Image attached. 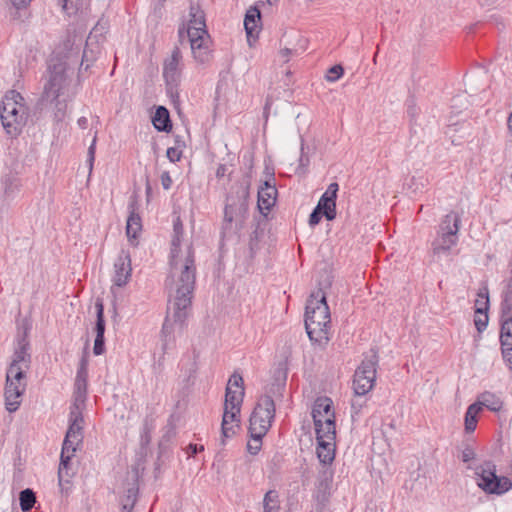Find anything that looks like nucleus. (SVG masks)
<instances>
[{
	"mask_svg": "<svg viewBox=\"0 0 512 512\" xmlns=\"http://www.w3.org/2000/svg\"><path fill=\"white\" fill-rule=\"evenodd\" d=\"M378 357L373 353L366 357L356 369L353 379V389L357 396H363L372 390L376 380Z\"/></svg>",
	"mask_w": 512,
	"mask_h": 512,
	"instance_id": "11",
	"label": "nucleus"
},
{
	"mask_svg": "<svg viewBox=\"0 0 512 512\" xmlns=\"http://www.w3.org/2000/svg\"><path fill=\"white\" fill-rule=\"evenodd\" d=\"M240 408L224 407V413L221 423V443L225 444V439L230 438L236 433V429L239 427V416Z\"/></svg>",
	"mask_w": 512,
	"mask_h": 512,
	"instance_id": "22",
	"label": "nucleus"
},
{
	"mask_svg": "<svg viewBox=\"0 0 512 512\" xmlns=\"http://www.w3.org/2000/svg\"><path fill=\"white\" fill-rule=\"evenodd\" d=\"M138 479L139 472L138 469L134 467L127 473L125 494L120 498V504L123 511L130 512L136 503L139 491Z\"/></svg>",
	"mask_w": 512,
	"mask_h": 512,
	"instance_id": "19",
	"label": "nucleus"
},
{
	"mask_svg": "<svg viewBox=\"0 0 512 512\" xmlns=\"http://www.w3.org/2000/svg\"><path fill=\"white\" fill-rule=\"evenodd\" d=\"M475 455L474 449L469 445H465L461 450L460 458L464 463H468L475 458Z\"/></svg>",
	"mask_w": 512,
	"mask_h": 512,
	"instance_id": "47",
	"label": "nucleus"
},
{
	"mask_svg": "<svg viewBox=\"0 0 512 512\" xmlns=\"http://www.w3.org/2000/svg\"><path fill=\"white\" fill-rule=\"evenodd\" d=\"M488 312L475 313L474 323L478 332H482L488 325Z\"/></svg>",
	"mask_w": 512,
	"mask_h": 512,
	"instance_id": "43",
	"label": "nucleus"
},
{
	"mask_svg": "<svg viewBox=\"0 0 512 512\" xmlns=\"http://www.w3.org/2000/svg\"><path fill=\"white\" fill-rule=\"evenodd\" d=\"M152 122L155 129H157L158 131L168 132L172 128L169 112L163 106H159L156 109Z\"/></svg>",
	"mask_w": 512,
	"mask_h": 512,
	"instance_id": "35",
	"label": "nucleus"
},
{
	"mask_svg": "<svg viewBox=\"0 0 512 512\" xmlns=\"http://www.w3.org/2000/svg\"><path fill=\"white\" fill-rule=\"evenodd\" d=\"M244 397L243 378L234 373L228 380L224 407L241 408Z\"/></svg>",
	"mask_w": 512,
	"mask_h": 512,
	"instance_id": "17",
	"label": "nucleus"
},
{
	"mask_svg": "<svg viewBox=\"0 0 512 512\" xmlns=\"http://www.w3.org/2000/svg\"><path fill=\"white\" fill-rule=\"evenodd\" d=\"M115 274L113 282L118 287H123L127 284L131 277V259L128 252L121 251L120 255L114 263Z\"/></svg>",
	"mask_w": 512,
	"mask_h": 512,
	"instance_id": "21",
	"label": "nucleus"
},
{
	"mask_svg": "<svg viewBox=\"0 0 512 512\" xmlns=\"http://www.w3.org/2000/svg\"><path fill=\"white\" fill-rule=\"evenodd\" d=\"M203 450H204V447L202 445L198 446L197 444H189L187 447V454L189 456H194L198 452L203 451Z\"/></svg>",
	"mask_w": 512,
	"mask_h": 512,
	"instance_id": "50",
	"label": "nucleus"
},
{
	"mask_svg": "<svg viewBox=\"0 0 512 512\" xmlns=\"http://www.w3.org/2000/svg\"><path fill=\"white\" fill-rule=\"evenodd\" d=\"M69 64L60 58L52 57L49 60L46 81L40 98L41 105H54L57 111L55 118L61 120L64 116V101L60 97L64 94L69 85L67 71Z\"/></svg>",
	"mask_w": 512,
	"mask_h": 512,
	"instance_id": "4",
	"label": "nucleus"
},
{
	"mask_svg": "<svg viewBox=\"0 0 512 512\" xmlns=\"http://www.w3.org/2000/svg\"><path fill=\"white\" fill-rule=\"evenodd\" d=\"M161 182L165 190H169L171 188L172 180L168 173H163L161 175Z\"/></svg>",
	"mask_w": 512,
	"mask_h": 512,
	"instance_id": "51",
	"label": "nucleus"
},
{
	"mask_svg": "<svg viewBox=\"0 0 512 512\" xmlns=\"http://www.w3.org/2000/svg\"><path fill=\"white\" fill-rule=\"evenodd\" d=\"M323 216L324 215L321 212H319L316 208H314V210L312 211V213L310 214V217H309V225L312 227L317 225Z\"/></svg>",
	"mask_w": 512,
	"mask_h": 512,
	"instance_id": "49",
	"label": "nucleus"
},
{
	"mask_svg": "<svg viewBox=\"0 0 512 512\" xmlns=\"http://www.w3.org/2000/svg\"><path fill=\"white\" fill-rule=\"evenodd\" d=\"M343 73L344 69L341 65H334L327 71L325 78L328 82H335L343 75Z\"/></svg>",
	"mask_w": 512,
	"mask_h": 512,
	"instance_id": "44",
	"label": "nucleus"
},
{
	"mask_svg": "<svg viewBox=\"0 0 512 512\" xmlns=\"http://www.w3.org/2000/svg\"><path fill=\"white\" fill-rule=\"evenodd\" d=\"M481 412V407L478 404H471L465 413V430L473 432L477 425V416Z\"/></svg>",
	"mask_w": 512,
	"mask_h": 512,
	"instance_id": "38",
	"label": "nucleus"
},
{
	"mask_svg": "<svg viewBox=\"0 0 512 512\" xmlns=\"http://www.w3.org/2000/svg\"><path fill=\"white\" fill-rule=\"evenodd\" d=\"M31 0H11L12 5L17 9L26 8L30 4Z\"/></svg>",
	"mask_w": 512,
	"mask_h": 512,
	"instance_id": "52",
	"label": "nucleus"
},
{
	"mask_svg": "<svg viewBox=\"0 0 512 512\" xmlns=\"http://www.w3.org/2000/svg\"><path fill=\"white\" fill-rule=\"evenodd\" d=\"M317 457L324 464H331L335 459L336 432L316 434Z\"/></svg>",
	"mask_w": 512,
	"mask_h": 512,
	"instance_id": "16",
	"label": "nucleus"
},
{
	"mask_svg": "<svg viewBox=\"0 0 512 512\" xmlns=\"http://www.w3.org/2000/svg\"><path fill=\"white\" fill-rule=\"evenodd\" d=\"M83 36L76 32L75 29L68 30L66 38L58 46L53 57H57L67 62L69 65L78 59L80 47L82 45Z\"/></svg>",
	"mask_w": 512,
	"mask_h": 512,
	"instance_id": "14",
	"label": "nucleus"
},
{
	"mask_svg": "<svg viewBox=\"0 0 512 512\" xmlns=\"http://www.w3.org/2000/svg\"><path fill=\"white\" fill-rule=\"evenodd\" d=\"M29 368L9 366L6 372L4 391L5 408L10 412L18 410L21 398L27 386V371Z\"/></svg>",
	"mask_w": 512,
	"mask_h": 512,
	"instance_id": "7",
	"label": "nucleus"
},
{
	"mask_svg": "<svg viewBox=\"0 0 512 512\" xmlns=\"http://www.w3.org/2000/svg\"><path fill=\"white\" fill-rule=\"evenodd\" d=\"M98 31V28L97 26L93 28L92 32L89 34L87 40H86V45H85V48L83 50V54H82V60H81V65L80 67L82 68L84 65V69L87 70L90 66V63H92L97 55L100 53V47L96 42H94V40L96 39V32Z\"/></svg>",
	"mask_w": 512,
	"mask_h": 512,
	"instance_id": "25",
	"label": "nucleus"
},
{
	"mask_svg": "<svg viewBox=\"0 0 512 512\" xmlns=\"http://www.w3.org/2000/svg\"><path fill=\"white\" fill-rule=\"evenodd\" d=\"M29 346L26 335L19 338L17 348L14 351L12 362L9 366L30 368L31 355L29 353Z\"/></svg>",
	"mask_w": 512,
	"mask_h": 512,
	"instance_id": "23",
	"label": "nucleus"
},
{
	"mask_svg": "<svg viewBox=\"0 0 512 512\" xmlns=\"http://www.w3.org/2000/svg\"><path fill=\"white\" fill-rule=\"evenodd\" d=\"M166 154L171 162L179 161L182 156V152L176 147L168 148Z\"/></svg>",
	"mask_w": 512,
	"mask_h": 512,
	"instance_id": "48",
	"label": "nucleus"
},
{
	"mask_svg": "<svg viewBox=\"0 0 512 512\" xmlns=\"http://www.w3.org/2000/svg\"><path fill=\"white\" fill-rule=\"evenodd\" d=\"M74 455V453L68 452L64 453V449L62 448L61 457H60V465L58 469V480L59 486L61 487V491L68 490L69 487L66 485L70 484V478L73 473L70 472V459Z\"/></svg>",
	"mask_w": 512,
	"mask_h": 512,
	"instance_id": "27",
	"label": "nucleus"
},
{
	"mask_svg": "<svg viewBox=\"0 0 512 512\" xmlns=\"http://www.w3.org/2000/svg\"><path fill=\"white\" fill-rule=\"evenodd\" d=\"M511 177H512V173H511Z\"/></svg>",
	"mask_w": 512,
	"mask_h": 512,
	"instance_id": "64",
	"label": "nucleus"
},
{
	"mask_svg": "<svg viewBox=\"0 0 512 512\" xmlns=\"http://www.w3.org/2000/svg\"><path fill=\"white\" fill-rule=\"evenodd\" d=\"M279 493L276 490H269L263 498V512H280Z\"/></svg>",
	"mask_w": 512,
	"mask_h": 512,
	"instance_id": "37",
	"label": "nucleus"
},
{
	"mask_svg": "<svg viewBox=\"0 0 512 512\" xmlns=\"http://www.w3.org/2000/svg\"><path fill=\"white\" fill-rule=\"evenodd\" d=\"M277 194H257V208L265 218L276 204Z\"/></svg>",
	"mask_w": 512,
	"mask_h": 512,
	"instance_id": "36",
	"label": "nucleus"
},
{
	"mask_svg": "<svg viewBox=\"0 0 512 512\" xmlns=\"http://www.w3.org/2000/svg\"><path fill=\"white\" fill-rule=\"evenodd\" d=\"M95 143H96V138L93 139L92 144L90 145V147L88 149V156H89L90 166H92V162L94 160Z\"/></svg>",
	"mask_w": 512,
	"mask_h": 512,
	"instance_id": "53",
	"label": "nucleus"
},
{
	"mask_svg": "<svg viewBox=\"0 0 512 512\" xmlns=\"http://www.w3.org/2000/svg\"><path fill=\"white\" fill-rule=\"evenodd\" d=\"M275 417V404L270 395H264L258 400L249 420L250 435L264 437L271 427Z\"/></svg>",
	"mask_w": 512,
	"mask_h": 512,
	"instance_id": "8",
	"label": "nucleus"
},
{
	"mask_svg": "<svg viewBox=\"0 0 512 512\" xmlns=\"http://www.w3.org/2000/svg\"><path fill=\"white\" fill-rule=\"evenodd\" d=\"M316 434L336 432L335 412H311Z\"/></svg>",
	"mask_w": 512,
	"mask_h": 512,
	"instance_id": "24",
	"label": "nucleus"
},
{
	"mask_svg": "<svg viewBox=\"0 0 512 512\" xmlns=\"http://www.w3.org/2000/svg\"><path fill=\"white\" fill-rule=\"evenodd\" d=\"M170 270L165 285L168 289L170 310L177 322L187 319L196 281L195 251L191 242L183 255L170 257Z\"/></svg>",
	"mask_w": 512,
	"mask_h": 512,
	"instance_id": "1",
	"label": "nucleus"
},
{
	"mask_svg": "<svg viewBox=\"0 0 512 512\" xmlns=\"http://www.w3.org/2000/svg\"><path fill=\"white\" fill-rule=\"evenodd\" d=\"M317 410L324 414H328V412H334L332 400L328 397L317 398L313 404L312 412H317Z\"/></svg>",
	"mask_w": 512,
	"mask_h": 512,
	"instance_id": "42",
	"label": "nucleus"
},
{
	"mask_svg": "<svg viewBox=\"0 0 512 512\" xmlns=\"http://www.w3.org/2000/svg\"><path fill=\"white\" fill-rule=\"evenodd\" d=\"M184 235V228L180 217H177L173 222V234L171 239L170 257L183 255L185 248L181 247Z\"/></svg>",
	"mask_w": 512,
	"mask_h": 512,
	"instance_id": "29",
	"label": "nucleus"
},
{
	"mask_svg": "<svg viewBox=\"0 0 512 512\" xmlns=\"http://www.w3.org/2000/svg\"><path fill=\"white\" fill-rule=\"evenodd\" d=\"M507 127L509 132L512 134V112L509 114V117L507 119Z\"/></svg>",
	"mask_w": 512,
	"mask_h": 512,
	"instance_id": "59",
	"label": "nucleus"
},
{
	"mask_svg": "<svg viewBox=\"0 0 512 512\" xmlns=\"http://www.w3.org/2000/svg\"><path fill=\"white\" fill-rule=\"evenodd\" d=\"M331 316L326 296L322 289L313 292L306 304L305 329L309 339L320 346L329 341Z\"/></svg>",
	"mask_w": 512,
	"mask_h": 512,
	"instance_id": "2",
	"label": "nucleus"
},
{
	"mask_svg": "<svg viewBox=\"0 0 512 512\" xmlns=\"http://www.w3.org/2000/svg\"><path fill=\"white\" fill-rule=\"evenodd\" d=\"M233 160V157L228 156L227 160H225L223 163H220L216 169V179L223 188L228 187L231 189L232 185L229 186V184L235 178ZM238 185L239 183L235 186Z\"/></svg>",
	"mask_w": 512,
	"mask_h": 512,
	"instance_id": "26",
	"label": "nucleus"
},
{
	"mask_svg": "<svg viewBox=\"0 0 512 512\" xmlns=\"http://www.w3.org/2000/svg\"><path fill=\"white\" fill-rule=\"evenodd\" d=\"M309 163H310L309 157H308V155H306L304 153V147L302 145L301 146V155L299 158V164L296 168V173H298L299 175L305 174L307 171V168L309 166Z\"/></svg>",
	"mask_w": 512,
	"mask_h": 512,
	"instance_id": "45",
	"label": "nucleus"
},
{
	"mask_svg": "<svg viewBox=\"0 0 512 512\" xmlns=\"http://www.w3.org/2000/svg\"><path fill=\"white\" fill-rule=\"evenodd\" d=\"M489 306V290L484 286L480 288L477 293V299L475 300V313L488 312Z\"/></svg>",
	"mask_w": 512,
	"mask_h": 512,
	"instance_id": "40",
	"label": "nucleus"
},
{
	"mask_svg": "<svg viewBox=\"0 0 512 512\" xmlns=\"http://www.w3.org/2000/svg\"><path fill=\"white\" fill-rule=\"evenodd\" d=\"M185 320L183 322H177L175 321L173 317V311L170 310V304L168 305L167 309V316L163 323L162 327V334L165 338H167L174 330V325H179L180 327L183 326Z\"/></svg>",
	"mask_w": 512,
	"mask_h": 512,
	"instance_id": "41",
	"label": "nucleus"
},
{
	"mask_svg": "<svg viewBox=\"0 0 512 512\" xmlns=\"http://www.w3.org/2000/svg\"><path fill=\"white\" fill-rule=\"evenodd\" d=\"M377 54L378 52L375 53L374 57H373V62L376 63V58H377Z\"/></svg>",
	"mask_w": 512,
	"mask_h": 512,
	"instance_id": "62",
	"label": "nucleus"
},
{
	"mask_svg": "<svg viewBox=\"0 0 512 512\" xmlns=\"http://www.w3.org/2000/svg\"><path fill=\"white\" fill-rule=\"evenodd\" d=\"M85 405L74 404L71 407L69 415V427L66 432L65 439L63 441L62 448L64 453H74L77 450V446L82 443L83 440V415L82 410Z\"/></svg>",
	"mask_w": 512,
	"mask_h": 512,
	"instance_id": "12",
	"label": "nucleus"
},
{
	"mask_svg": "<svg viewBox=\"0 0 512 512\" xmlns=\"http://www.w3.org/2000/svg\"><path fill=\"white\" fill-rule=\"evenodd\" d=\"M20 508L23 512H29L36 503V494L30 489L26 488L19 494Z\"/></svg>",
	"mask_w": 512,
	"mask_h": 512,
	"instance_id": "39",
	"label": "nucleus"
},
{
	"mask_svg": "<svg viewBox=\"0 0 512 512\" xmlns=\"http://www.w3.org/2000/svg\"><path fill=\"white\" fill-rule=\"evenodd\" d=\"M128 218L126 222V235L130 243L134 246L137 245V237L142 230V219L140 216V204L138 202L137 194L130 197L128 203Z\"/></svg>",
	"mask_w": 512,
	"mask_h": 512,
	"instance_id": "15",
	"label": "nucleus"
},
{
	"mask_svg": "<svg viewBox=\"0 0 512 512\" xmlns=\"http://www.w3.org/2000/svg\"><path fill=\"white\" fill-rule=\"evenodd\" d=\"M87 366H88L87 359L85 357H82L77 371H83L84 373H86V372H88Z\"/></svg>",
	"mask_w": 512,
	"mask_h": 512,
	"instance_id": "55",
	"label": "nucleus"
},
{
	"mask_svg": "<svg viewBox=\"0 0 512 512\" xmlns=\"http://www.w3.org/2000/svg\"><path fill=\"white\" fill-rule=\"evenodd\" d=\"M250 437H251V441L248 442V444H247V450L250 454L256 455L261 449L263 437H259V439L254 435H250Z\"/></svg>",
	"mask_w": 512,
	"mask_h": 512,
	"instance_id": "46",
	"label": "nucleus"
},
{
	"mask_svg": "<svg viewBox=\"0 0 512 512\" xmlns=\"http://www.w3.org/2000/svg\"><path fill=\"white\" fill-rule=\"evenodd\" d=\"M273 387H275L276 391H280V390L284 389V385H282V384H276V385H273ZM272 390H274V388H272Z\"/></svg>",
	"mask_w": 512,
	"mask_h": 512,
	"instance_id": "61",
	"label": "nucleus"
},
{
	"mask_svg": "<svg viewBox=\"0 0 512 512\" xmlns=\"http://www.w3.org/2000/svg\"><path fill=\"white\" fill-rule=\"evenodd\" d=\"M231 189L243 192H248L251 189H256V192H264L267 189H273L274 192H277L274 168L266 165L262 176L255 179L254 183L252 182L251 174L249 173L243 177L238 186H231Z\"/></svg>",
	"mask_w": 512,
	"mask_h": 512,
	"instance_id": "13",
	"label": "nucleus"
},
{
	"mask_svg": "<svg viewBox=\"0 0 512 512\" xmlns=\"http://www.w3.org/2000/svg\"><path fill=\"white\" fill-rule=\"evenodd\" d=\"M260 20L261 14L256 7H251L248 9L244 19V27L248 38L252 37L255 33L258 32V23Z\"/></svg>",
	"mask_w": 512,
	"mask_h": 512,
	"instance_id": "34",
	"label": "nucleus"
},
{
	"mask_svg": "<svg viewBox=\"0 0 512 512\" xmlns=\"http://www.w3.org/2000/svg\"><path fill=\"white\" fill-rule=\"evenodd\" d=\"M249 194H227L224 219L221 227L222 239L238 236L248 215Z\"/></svg>",
	"mask_w": 512,
	"mask_h": 512,
	"instance_id": "6",
	"label": "nucleus"
},
{
	"mask_svg": "<svg viewBox=\"0 0 512 512\" xmlns=\"http://www.w3.org/2000/svg\"><path fill=\"white\" fill-rule=\"evenodd\" d=\"M186 32L192 55L201 64L211 59L210 35L206 29L204 12L198 4H191L187 15V24L179 29V36L182 38Z\"/></svg>",
	"mask_w": 512,
	"mask_h": 512,
	"instance_id": "3",
	"label": "nucleus"
},
{
	"mask_svg": "<svg viewBox=\"0 0 512 512\" xmlns=\"http://www.w3.org/2000/svg\"><path fill=\"white\" fill-rule=\"evenodd\" d=\"M338 190H339L338 183L332 182V183H330V185L328 186V188L325 192H338Z\"/></svg>",
	"mask_w": 512,
	"mask_h": 512,
	"instance_id": "57",
	"label": "nucleus"
},
{
	"mask_svg": "<svg viewBox=\"0 0 512 512\" xmlns=\"http://www.w3.org/2000/svg\"><path fill=\"white\" fill-rule=\"evenodd\" d=\"M336 199L337 194H322L315 207L328 221H332L336 217Z\"/></svg>",
	"mask_w": 512,
	"mask_h": 512,
	"instance_id": "28",
	"label": "nucleus"
},
{
	"mask_svg": "<svg viewBox=\"0 0 512 512\" xmlns=\"http://www.w3.org/2000/svg\"><path fill=\"white\" fill-rule=\"evenodd\" d=\"M78 125L82 128V129H86L87 126H88V120L86 117H81L78 119Z\"/></svg>",
	"mask_w": 512,
	"mask_h": 512,
	"instance_id": "58",
	"label": "nucleus"
},
{
	"mask_svg": "<svg viewBox=\"0 0 512 512\" xmlns=\"http://www.w3.org/2000/svg\"><path fill=\"white\" fill-rule=\"evenodd\" d=\"M96 308V323L95 332L96 337L94 341L93 353L95 355H101L105 351V319H104V305L101 299H97L95 302Z\"/></svg>",
	"mask_w": 512,
	"mask_h": 512,
	"instance_id": "20",
	"label": "nucleus"
},
{
	"mask_svg": "<svg viewBox=\"0 0 512 512\" xmlns=\"http://www.w3.org/2000/svg\"><path fill=\"white\" fill-rule=\"evenodd\" d=\"M500 341L503 358L512 369V326L501 325Z\"/></svg>",
	"mask_w": 512,
	"mask_h": 512,
	"instance_id": "31",
	"label": "nucleus"
},
{
	"mask_svg": "<svg viewBox=\"0 0 512 512\" xmlns=\"http://www.w3.org/2000/svg\"><path fill=\"white\" fill-rule=\"evenodd\" d=\"M475 404L481 407V410L485 407L492 412H499L502 409L503 402L500 397L496 394L485 391L477 397Z\"/></svg>",
	"mask_w": 512,
	"mask_h": 512,
	"instance_id": "32",
	"label": "nucleus"
},
{
	"mask_svg": "<svg viewBox=\"0 0 512 512\" xmlns=\"http://www.w3.org/2000/svg\"><path fill=\"white\" fill-rule=\"evenodd\" d=\"M182 54L178 47H175L163 65V76L168 86H176L181 76Z\"/></svg>",
	"mask_w": 512,
	"mask_h": 512,
	"instance_id": "18",
	"label": "nucleus"
},
{
	"mask_svg": "<svg viewBox=\"0 0 512 512\" xmlns=\"http://www.w3.org/2000/svg\"><path fill=\"white\" fill-rule=\"evenodd\" d=\"M62 8L68 16L85 15L89 0H62Z\"/></svg>",
	"mask_w": 512,
	"mask_h": 512,
	"instance_id": "33",
	"label": "nucleus"
},
{
	"mask_svg": "<svg viewBox=\"0 0 512 512\" xmlns=\"http://www.w3.org/2000/svg\"><path fill=\"white\" fill-rule=\"evenodd\" d=\"M476 474L477 485L486 493L501 495L512 488L509 478L496 475V467L491 462L481 466Z\"/></svg>",
	"mask_w": 512,
	"mask_h": 512,
	"instance_id": "10",
	"label": "nucleus"
},
{
	"mask_svg": "<svg viewBox=\"0 0 512 512\" xmlns=\"http://www.w3.org/2000/svg\"><path fill=\"white\" fill-rule=\"evenodd\" d=\"M87 378L88 372L77 371L73 393L74 404L85 405L87 398Z\"/></svg>",
	"mask_w": 512,
	"mask_h": 512,
	"instance_id": "30",
	"label": "nucleus"
},
{
	"mask_svg": "<svg viewBox=\"0 0 512 512\" xmlns=\"http://www.w3.org/2000/svg\"><path fill=\"white\" fill-rule=\"evenodd\" d=\"M408 113H409V115H411L412 117H414V116H415V114H416V110H415V108L410 106V107L408 108Z\"/></svg>",
	"mask_w": 512,
	"mask_h": 512,
	"instance_id": "60",
	"label": "nucleus"
},
{
	"mask_svg": "<svg viewBox=\"0 0 512 512\" xmlns=\"http://www.w3.org/2000/svg\"><path fill=\"white\" fill-rule=\"evenodd\" d=\"M247 164H248L249 166H251V158H248V159H247Z\"/></svg>",
	"mask_w": 512,
	"mask_h": 512,
	"instance_id": "63",
	"label": "nucleus"
},
{
	"mask_svg": "<svg viewBox=\"0 0 512 512\" xmlns=\"http://www.w3.org/2000/svg\"><path fill=\"white\" fill-rule=\"evenodd\" d=\"M460 216L455 212H450L442 220L438 237L433 242V253L435 255L448 253L458 242Z\"/></svg>",
	"mask_w": 512,
	"mask_h": 512,
	"instance_id": "9",
	"label": "nucleus"
},
{
	"mask_svg": "<svg viewBox=\"0 0 512 512\" xmlns=\"http://www.w3.org/2000/svg\"><path fill=\"white\" fill-rule=\"evenodd\" d=\"M281 58L283 59V62H288L289 57L292 54V51L289 48L281 49L279 52Z\"/></svg>",
	"mask_w": 512,
	"mask_h": 512,
	"instance_id": "54",
	"label": "nucleus"
},
{
	"mask_svg": "<svg viewBox=\"0 0 512 512\" xmlns=\"http://www.w3.org/2000/svg\"><path fill=\"white\" fill-rule=\"evenodd\" d=\"M28 109L22 95L15 91H8L0 105V119L5 133L16 138L25 127L28 120Z\"/></svg>",
	"mask_w": 512,
	"mask_h": 512,
	"instance_id": "5",
	"label": "nucleus"
},
{
	"mask_svg": "<svg viewBox=\"0 0 512 512\" xmlns=\"http://www.w3.org/2000/svg\"><path fill=\"white\" fill-rule=\"evenodd\" d=\"M352 413L353 415L354 414H359L361 408H362V404L361 403H358L357 401H353L352 402Z\"/></svg>",
	"mask_w": 512,
	"mask_h": 512,
	"instance_id": "56",
	"label": "nucleus"
}]
</instances>
